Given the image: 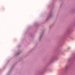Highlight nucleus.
Wrapping results in <instances>:
<instances>
[{
	"mask_svg": "<svg viewBox=\"0 0 75 75\" xmlns=\"http://www.w3.org/2000/svg\"><path fill=\"white\" fill-rule=\"evenodd\" d=\"M66 68H67V67H66Z\"/></svg>",
	"mask_w": 75,
	"mask_h": 75,
	"instance_id": "1",
	"label": "nucleus"
}]
</instances>
